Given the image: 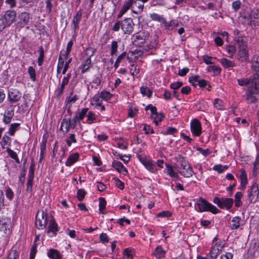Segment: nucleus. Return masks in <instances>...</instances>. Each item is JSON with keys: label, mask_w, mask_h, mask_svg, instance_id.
Masks as SVG:
<instances>
[{"label": "nucleus", "mask_w": 259, "mask_h": 259, "mask_svg": "<svg viewBox=\"0 0 259 259\" xmlns=\"http://www.w3.org/2000/svg\"><path fill=\"white\" fill-rule=\"evenodd\" d=\"M235 40L239 48L237 55L238 60L241 62L247 60L248 51L246 38L245 36H238L235 37Z\"/></svg>", "instance_id": "nucleus-1"}, {"label": "nucleus", "mask_w": 259, "mask_h": 259, "mask_svg": "<svg viewBox=\"0 0 259 259\" xmlns=\"http://www.w3.org/2000/svg\"><path fill=\"white\" fill-rule=\"evenodd\" d=\"M243 18L247 21V24L251 26L258 25L259 10L257 9H253L250 12L246 13L243 16Z\"/></svg>", "instance_id": "nucleus-2"}, {"label": "nucleus", "mask_w": 259, "mask_h": 259, "mask_svg": "<svg viewBox=\"0 0 259 259\" xmlns=\"http://www.w3.org/2000/svg\"><path fill=\"white\" fill-rule=\"evenodd\" d=\"M149 37V33L147 31L142 30L134 34L132 36V39L134 45L141 47L146 42Z\"/></svg>", "instance_id": "nucleus-3"}, {"label": "nucleus", "mask_w": 259, "mask_h": 259, "mask_svg": "<svg viewBox=\"0 0 259 259\" xmlns=\"http://www.w3.org/2000/svg\"><path fill=\"white\" fill-rule=\"evenodd\" d=\"M197 204L198 206L199 211L200 212L208 211L213 213H217L219 211V210L215 206L202 198L199 199Z\"/></svg>", "instance_id": "nucleus-4"}, {"label": "nucleus", "mask_w": 259, "mask_h": 259, "mask_svg": "<svg viewBox=\"0 0 259 259\" xmlns=\"http://www.w3.org/2000/svg\"><path fill=\"white\" fill-rule=\"evenodd\" d=\"M47 224V214L43 210H38L36 215L35 226L38 229H44Z\"/></svg>", "instance_id": "nucleus-5"}, {"label": "nucleus", "mask_w": 259, "mask_h": 259, "mask_svg": "<svg viewBox=\"0 0 259 259\" xmlns=\"http://www.w3.org/2000/svg\"><path fill=\"white\" fill-rule=\"evenodd\" d=\"M248 199L250 203H254L258 199L259 188L257 183H254L248 191Z\"/></svg>", "instance_id": "nucleus-6"}, {"label": "nucleus", "mask_w": 259, "mask_h": 259, "mask_svg": "<svg viewBox=\"0 0 259 259\" xmlns=\"http://www.w3.org/2000/svg\"><path fill=\"white\" fill-rule=\"evenodd\" d=\"M121 21V30L124 34H131L134 31L135 25L131 18H127Z\"/></svg>", "instance_id": "nucleus-7"}, {"label": "nucleus", "mask_w": 259, "mask_h": 259, "mask_svg": "<svg viewBox=\"0 0 259 259\" xmlns=\"http://www.w3.org/2000/svg\"><path fill=\"white\" fill-rule=\"evenodd\" d=\"M145 110H150L151 112V117L153 119V121L156 125H158L159 122L162 120L163 116L162 113H157V109L155 107L151 105H148L145 107Z\"/></svg>", "instance_id": "nucleus-8"}, {"label": "nucleus", "mask_w": 259, "mask_h": 259, "mask_svg": "<svg viewBox=\"0 0 259 259\" xmlns=\"http://www.w3.org/2000/svg\"><path fill=\"white\" fill-rule=\"evenodd\" d=\"M7 26H10L15 21L16 12L14 10H9L5 14L1 15Z\"/></svg>", "instance_id": "nucleus-9"}, {"label": "nucleus", "mask_w": 259, "mask_h": 259, "mask_svg": "<svg viewBox=\"0 0 259 259\" xmlns=\"http://www.w3.org/2000/svg\"><path fill=\"white\" fill-rule=\"evenodd\" d=\"M258 91V87L256 83H255V86L252 88L248 89V92L246 93V101L249 103H253L256 101L257 99L254 96V94H256Z\"/></svg>", "instance_id": "nucleus-10"}, {"label": "nucleus", "mask_w": 259, "mask_h": 259, "mask_svg": "<svg viewBox=\"0 0 259 259\" xmlns=\"http://www.w3.org/2000/svg\"><path fill=\"white\" fill-rule=\"evenodd\" d=\"M21 92L16 89H11L8 93V99L11 103L18 102L21 98Z\"/></svg>", "instance_id": "nucleus-11"}, {"label": "nucleus", "mask_w": 259, "mask_h": 259, "mask_svg": "<svg viewBox=\"0 0 259 259\" xmlns=\"http://www.w3.org/2000/svg\"><path fill=\"white\" fill-rule=\"evenodd\" d=\"M191 130L195 136L200 135L201 133V123L197 119H193L191 123Z\"/></svg>", "instance_id": "nucleus-12"}, {"label": "nucleus", "mask_w": 259, "mask_h": 259, "mask_svg": "<svg viewBox=\"0 0 259 259\" xmlns=\"http://www.w3.org/2000/svg\"><path fill=\"white\" fill-rule=\"evenodd\" d=\"M144 4L138 0L134 1L132 5V12L136 14H141L143 10Z\"/></svg>", "instance_id": "nucleus-13"}, {"label": "nucleus", "mask_w": 259, "mask_h": 259, "mask_svg": "<svg viewBox=\"0 0 259 259\" xmlns=\"http://www.w3.org/2000/svg\"><path fill=\"white\" fill-rule=\"evenodd\" d=\"M178 171L181 175L186 178H190L194 174L193 169L190 165L184 168H179Z\"/></svg>", "instance_id": "nucleus-14"}, {"label": "nucleus", "mask_w": 259, "mask_h": 259, "mask_svg": "<svg viewBox=\"0 0 259 259\" xmlns=\"http://www.w3.org/2000/svg\"><path fill=\"white\" fill-rule=\"evenodd\" d=\"M112 165L117 171L124 175L127 173L126 169L120 161L114 160L113 161Z\"/></svg>", "instance_id": "nucleus-15"}, {"label": "nucleus", "mask_w": 259, "mask_h": 259, "mask_svg": "<svg viewBox=\"0 0 259 259\" xmlns=\"http://www.w3.org/2000/svg\"><path fill=\"white\" fill-rule=\"evenodd\" d=\"M252 69L254 72L255 75L259 78V56H254L252 60Z\"/></svg>", "instance_id": "nucleus-16"}, {"label": "nucleus", "mask_w": 259, "mask_h": 259, "mask_svg": "<svg viewBox=\"0 0 259 259\" xmlns=\"http://www.w3.org/2000/svg\"><path fill=\"white\" fill-rule=\"evenodd\" d=\"M70 127H72L71 120L64 119L61 122L60 130L62 131L64 134H65L68 132Z\"/></svg>", "instance_id": "nucleus-17"}, {"label": "nucleus", "mask_w": 259, "mask_h": 259, "mask_svg": "<svg viewBox=\"0 0 259 259\" xmlns=\"http://www.w3.org/2000/svg\"><path fill=\"white\" fill-rule=\"evenodd\" d=\"M220 245L215 244L209 252V255L208 259H215L221 251Z\"/></svg>", "instance_id": "nucleus-18"}, {"label": "nucleus", "mask_w": 259, "mask_h": 259, "mask_svg": "<svg viewBox=\"0 0 259 259\" xmlns=\"http://www.w3.org/2000/svg\"><path fill=\"white\" fill-rule=\"evenodd\" d=\"M238 84L240 86H244L246 85H249V89L250 88L254 87L255 86V83H256V81L254 79H250L248 78H241L238 79Z\"/></svg>", "instance_id": "nucleus-19"}, {"label": "nucleus", "mask_w": 259, "mask_h": 259, "mask_svg": "<svg viewBox=\"0 0 259 259\" xmlns=\"http://www.w3.org/2000/svg\"><path fill=\"white\" fill-rule=\"evenodd\" d=\"M142 163L150 171L155 172L157 171L155 165L151 161L143 160L142 161Z\"/></svg>", "instance_id": "nucleus-20"}, {"label": "nucleus", "mask_w": 259, "mask_h": 259, "mask_svg": "<svg viewBox=\"0 0 259 259\" xmlns=\"http://www.w3.org/2000/svg\"><path fill=\"white\" fill-rule=\"evenodd\" d=\"M102 100L103 99L100 94H96L91 100V104L96 107L101 106Z\"/></svg>", "instance_id": "nucleus-21"}, {"label": "nucleus", "mask_w": 259, "mask_h": 259, "mask_svg": "<svg viewBox=\"0 0 259 259\" xmlns=\"http://www.w3.org/2000/svg\"><path fill=\"white\" fill-rule=\"evenodd\" d=\"M79 154L77 153H73L70 155L66 162V166H71L78 159Z\"/></svg>", "instance_id": "nucleus-22"}, {"label": "nucleus", "mask_w": 259, "mask_h": 259, "mask_svg": "<svg viewBox=\"0 0 259 259\" xmlns=\"http://www.w3.org/2000/svg\"><path fill=\"white\" fill-rule=\"evenodd\" d=\"M48 256L52 259H61V254L57 250L51 249L48 252Z\"/></svg>", "instance_id": "nucleus-23"}, {"label": "nucleus", "mask_w": 259, "mask_h": 259, "mask_svg": "<svg viewBox=\"0 0 259 259\" xmlns=\"http://www.w3.org/2000/svg\"><path fill=\"white\" fill-rule=\"evenodd\" d=\"M165 254V250H164L160 246H157L155 248V251L153 253V255H154L157 258L164 257Z\"/></svg>", "instance_id": "nucleus-24"}, {"label": "nucleus", "mask_w": 259, "mask_h": 259, "mask_svg": "<svg viewBox=\"0 0 259 259\" xmlns=\"http://www.w3.org/2000/svg\"><path fill=\"white\" fill-rule=\"evenodd\" d=\"M14 116L13 110L8 111L4 115L3 121L5 124L9 123Z\"/></svg>", "instance_id": "nucleus-25"}, {"label": "nucleus", "mask_w": 259, "mask_h": 259, "mask_svg": "<svg viewBox=\"0 0 259 259\" xmlns=\"http://www.w3.org/2000/svg\"><path fill=\"white\" fill-rule=\"evenodd\" d=\"M241 219L239 217H235L232 218L231 228L232 230H236L239 228L241 225Z\"/></svg>", "instance_id": "nucleus-26"}, {"label": "nucleus", "mask_w": 259, "mask_h": 259, "mask_svg": "<svg viewBox=\"0 0 259 259\" xmlns=\"http://www.w3.org/2000/svg\"><path fill=\"white\" fill-rule=\"evenodd\" d=\"M233 204V200L232 198H222V208H226L228 209L230 208Z\"/></svg>", "instance_id": "nucleus-27"}, {"label": "nucleus", "mask_w": 259, "mask_h": 259, "mask_svg": "<svg viewBox=\"0 0 259 259\" xmlns=\"http://www.w3.org/2000/svg\"><path fill=\"white\" fill-rule=\"evenodd\" d=\"M240 179L241 181V186L244 188L247 184V175L245 170L243 169L240 170Z\"/></svg>", "instance_id": "nucleus-28"}, {"label": "nucleus", "mask_w": 259, "mask_h": 259, "mask_svg": "<svg viewBox=\"0 0 259 259\" xmlns=\"http://www.w3.org/2000/svg\"><path fill=\"white\" fill-rule=\"evenodd\" d=\"M82 16V13L80 10L78 11L74 17L72 23L73 24V27L74 29H76L78 27V24L80 21Z\"/></svg>", "instance_id": "nucleus-29"}, {"label": "nucleus", "mask_w": 259, "mask_h": 259, "mask_svg": "<svg viewBox=\"0 0 259 259\" xmlns=\"http://www.w3.org/2000/svg\"><path fill=\"white\" fill-rule=\"evenodd\" d=\"M11 142V139L9 136L7 135L4 136L1 141L2 148L3 149L8 148L7 146L10 145Z\"/></svg>", "instance_id": "nucleus-30"}, {"label": "nucleus", "mask_w": 259, "mask_h": 259, "mask_svg": "<svg viewBox=\"0 0 259 259\" xmlns=\"http://www.w3.org/2000/svg\"><path fill=\"white\" fill-rule=\"evenodd\" d=\"M174 159L177 162V164H175L174 165V167L175 168H177L178 167V164H180V165H182V164L184 163V162H185L186 161H187V160H186V159H185V158L184 157H183L182 155H177L174 158Z\"/></svg>", "instance_id": "nucleus-31"}, {"label": "nucleus", "mask_w": 259, "mask_h": 259, "mask_svg": "<svg viewBox=\"0 0 259 259\" xmlns=\"http://www.w3.org/2000/svg\"><path fill=\"white\" fill-rule=\"evenodd\" d=\"M166 170L167 174L171 178H178V175L177 173L174 172L173 170L172 166L166 164Z\"/></svg>", "instance_id": "nucleus-32"}, {"label": "nucleus", "mask_w": 259, "mask_h": 259, "mask_svg": "<svg viewBox=\"0 0 259 259\" xmlns=\"http://www.w3.org/2000/svg\"><path fill=\"white\" fill-rule=\"evenodd\" d=\"M24 25H27L29 21V14L27 12L22 13L19 16Z\"/></svg>", "instance_id": "nucleus-33"}, {"label": "nucleus", "mask_w": 259, "mask_h": 259, "mask_svg": "<svg viewBox=\"0 0 259 259\" xmlns=\"http://www.w3.org/2000/svg\"><path fill=\"white\" fill-rule=\"evenodd\" d=\"M242 197V194L241 192H237L235 195V205L236 207H239L242 205L241 198Z\"/></svg>", "instance_id": "nucleus-34"}, {"label": "nucleus", "mask_w": 259, "mask_h": 259, "mask_svg": "<svg viewBox=\"0 0 259 259\" xmlns=\"http://www.w3.org/2000/svg\"><path fill=\"white\" fill-rule=\"evenodd\" d=\"M118 41H112L111 45V52L110 55L113 56L114 55H116L117 53V48H118Z\"/></svg>", "instance_id": "nucleus-35"}, {"label": "nucleus", "mask_w": 259, "mask_h": 259, "mask_svg": "<svg viewBox=\"0 0 259 259\" xmlns=\"http://www.w3.org/2000/svg\"><path fill=\"white\" fill-rule=\"evenodd\" d=\"M221 62L222 65L226 68L233 67L235 65L233 61H230L225 58H222L221 60Z\"/></svg>", "instance_id": "nucleus-36"}, {"label": "nucleus", "mask_w": 259, "mask_h": 259, "mask_svg": "<svg viewBox=\"0 0 259 259\" xmlns=\"http://www.w3.org/2000/svg\"><path fill=\"white\" fill-rule=\"evenodd\" d=\"M91 58H88L87 60L85 61L84 64L82 65L81 73H84V72L88 71L91 65Z\"/></svg>", "instance_id": "nucleus-37"}, {"label": "nucleus", "mask_w": 259, "mask_h": 259, "mask_svg": "<svg viewBox=\"0 0 259 259\" xmlns=\"http://www.w3.org/2000/svg\"><path fill=\"white\" fill-rule=\"evenodd\" d=\"M58 231L57 224L54 220H52L49 224L48 232H56Z\"/></svg>", "instance_id": "nucleus-38"}, {"label": "nucleus", "mask_w": 259, "mask_h": 259, "mask_svg": "<svg viewBox=\"0 0 259 259\" xmlns=\"http://www.w3.org/2000/svg\"><path fill=\"white\" fill-rule=\"evenodd\" d=\"M19 126L20 123H18L11 124L10 127L9 128V134L11 136H13L15 134V132L18 130Z\"/></svg>", "instance_id": "nucleus-39"}, {"label": "nucleus", "mask_w": 259, "mask_h": 259, "mask_svg": "<svg viewBox=\"0 0 259 259\" xmlns=\"http://www.w3.org/2000/svg\"><path fill=\"white\" fill-rule=\"evenodd\" d=\"M228 168V165H222L221 164L215 165L213 167V169L218 171L219 173H222Z\"/></svg>", "instance_id": "nucleus-40"}, {"label": "nucleus", "mask_w": 259, "mask_h": 259, "mask_svg": "<svg viewBox=\"0 0 259 259\" xmlns=\"http://www.w3.org/2000/svg\"><path fill=\"white\" fill-rule=\"evenodd\" d=\"M141 94L144 96L150 97L152 94V91L148 88L142 87L140 88Z\"/></svg>", "instance_id": "nucleus-41"}, {"label": "nucleus", "mask_w": 259, "mask_h": 259, "mask_svg": "<svg viewBox=\"0 0 259 259\" xmlns=\"http://www.w3.org/2000/svg\"><path fill=\"white\" fill-rule=\"evenodd\" d=\"M7 151L9 154V156L13 159H14L16 162L18 163H20L19 160L18 158L16 153L13 151L12 150L9 148H7Z\"/></svg>", "instance_id": "nucleus-42"}, {"label": "nucleus", "mask_w": 259, "mask_h": 259, "mask_svg": "<svg viewBox=\"0 0 259 259\" xmlns=\"http://www.w3.org/2000/svg\"><path fill=\"white\" fill-rule=\"evenodd\" d=\"M103 100L108 101L110 99L112 96V94L107 91H102L99 93Z\"/></svg>", "instance_id": "nucleus-43"}, {"label": "nucleus", "mask_w": 259, "mask_h": 259, "mask_svg": "<svg viewBox=\"0 0 259 259\" xmlns=\"http://www.w3.org/2000/svg\"><path fill=\"white\" fill-rule=\"evenodd\" d=\"M96 119V117L95 114L93 112L90 111L87 115V122L89 124H91L95 122Z\"/></svg>", "instance_id": "nucleus-44"}, {"label": "nucleus", "mask_w": 259, "mask_h": 259, "mask_svg": "<svg viewBox=\"0 0 259 259\" xmlns=\"http://www.w3.org/2000/svg\"><path fill=\"white\" fill-rule=\"evenodd\" d=\"M130 70L131 74L133 76H136L138 74V73L140 72L139 68H138L137 67V66L135 65V64H132L131 66V67L130 68Z\"/></svg>", "instance_id": "nucleus-45"}, {"label": "nucleus", "mask_w": 259, "mask_h": 259, "mask_svg": "<svg viewBox=\"0 0 259 259\" xmlns=\"http://www.w3.org/2000/svg\"><path fill=\"white\" fill-rule=\"evenodd\" d=\"M39 57L38 58V64L41 66L44 57V50L42 46L39 48Z\"/></svg>", "instance_id": "nucleus-46"}, {"label": "nucleus", "mask_w": 259, "mask_h": 259, "mask_svg": "<svg viewBox=\"0 0 259 259\" xmlns=\"http://www.w3.org/2000/svg\"><path fill=\"white\" fill-rule=\"evenodd\" d=\"M133 0H128L125 2L121 8L123 11L126 12L130 8H132Z\"/></svg>", "instance_id": "nucleus-47"}, {"label": "nucleus", "mask_w": 259, "mask_h": 259, "mask_svg": "<svg viewBox=\"0 0 259 259\" xmlns=\"http://www.w3.org/2000/svg\"><path fill=\"white\" fill-rule=\"evenodd\" d=\"M68 82L69 81H67L65 78H63L61 86L58 89V94L59 96H60L63 93L64 88L65 85L68 83Z\"/></svg>", "instance_id": "nucleus-48"}, {"label": "nucleus", "mask_w": 259, "mask_h": 259, "mask_svg": "<svg viewBox=\"0 0 259 259\" xmlns=\"http://www.w3.org/2000/svg\"><path fill=\"white\" fill-rule=\"evenodd\" d=\"M73 41L72 40H70L68 44H67V48H66V51L65 53L64 54L62 55L63 56H64L65 57V59H66L71 50V48L72 47V45H73Z\"/></svg>", "instance_id": "nucleus-49"}, {"label": "nucleus", "mask_w": 259, "mask_h": 259, "mask_svg": "<svg viewBox=\"0 0 259 259\" xmlns=\"http://www.w3.org/2000/svg\"><path fill=\"white\" fill-rule=\"evenodd\" d=\"M28 72L30 75V77L32 81H35V69L31 66H30L28 69Z\"/></svg>", "instance_id": "nucleus-50"}, {"label": "nucleus", "mask_w": 259, "mask_h": 259, "mask_svg": "<svg viewBox=\"0 0 259 259\" xmlns=\"http://www.w3.org/2000/svg\"><path fill=\"white\" fill-rule=\"evenodd\" d=\"M99 210L102 211L104 209L106 205V201L104 198L101 197L99 199Z\"/></svg>", "instance_id": "nucleus-51"}, {"label": "nucleus", "mask_w": 259, "mask_h": 259, "mask_svg": "<svg viewBox=\"0 0 259 259\" xmlns=\"http://www.w3.org/2000/svg\"><path fill=\"white\" fill-rule=\"evenodd\" d=\"M150 17L153 20L158 21L161 22L164 21V18L157 14L153 13L151 15Z\"/></svg>", "instance_id": "nucleus-52"}, {"label": "nucleus", "mask_w": 259, "mask_h": 259, "mask_svg": "<svg viewBox=\"0 0 259 259\" xmlns=\"http://www.w3.org/2000/svg\"><path fill=\"white\" fill-rule=\"evenodd\" d=\"M76 142V140L75 138L74 134H70L68 139L66 140V143L68 146H70L72 143H75Z\"/></svg>", "instance_id": "nucleus-53"}, {"label": "nucleus", "mask_w": 259, "mask_h": 259, "mask_svg": "<svg viewBox=\"0 0 259 259\" xmlns=\"http://www.w3.org/2000/svg\"><path fill=\"white\" fill-rule=\"evenodd\" d=\"M226 50L230 55V57H232L236 52L235 47L233 46H228L226 48Z\"/></svg>", "instance_id": "nucleus-54"}, {"label": "nucleus", "mask_w": 259, "mask_h": 259, "mask_svg": "<svg viewBox=\"0 0 259 259\" xmlns=\"http://www.w3.org/2000/svg\"><path fill=\"white\" fill-rule=\"evenodd\" d=\"M86 194V192L83 189H79L77 191V199L79 201H81L84 198L85 195Z\"/></svg>", "instance_id": "nucleus-55"}, {"label": "nucleus", "mask_w": 259, "mask_h": 259, "mask_svg": "<svg viewBox=\"0 0 259 259\" xmlns=\"http://www.w3.org/2000/svg\"><path fill=\"white\" fill-rule=\"evenodd\" d=\"M88 110V108H84L80 112H79L77 114H76V115L77 116L78 119L80 120H82L84 118V117L85 115L86 114Z\"/></svg>", "instance_id": "nucleus-56"}, {"label": "nucleus", "mask_w": 259, "mask_h": 259, "mask_svg": "<svg viewBox=\"0 0 259 259\" xmlns=\"http://www.w3.org/2000/svg\"><path fill=\"white\" fill-rule=\"evenodd\" d=\"M223 101L219 99H215L214 101V106L218 109H222L223 108Z\"/></svg>", "instance_id": "nucleus-57"}, {"label": "nucleus", "mask_w": 259, "mask_h": 259, "mask_svg": "<svg viewBox=\"0 0 259 259\" xmlns=\"http://www.w3.org/2000/svg\"><path fill=\"white\" fill-rule=\"evenodd\" d=\"M198 76H192L189 77V81L191 84L196 87L198 84Z\"/></svg>", "instance_id": "nucleus-58"}, {"label": "nucleus", "mask_w": 259, "mask_h": 259, "mask_svg": "<svg viewBox=\"0 0 259 259\" xmlns=\"http://www.w3.org/2000/svg\"><path fill=\"white\" fill-rule=\"evenodd\" d=\"M157 44V36L154 35L152 40L150 41L149 49H153L156 47Z\"/></svg>", "instance_id": "nucleus-59"}, {"label": "nucleus", "mask_w": 259, "mask_h": 259, "mask_svg": "<svg viewBox=\"0 0 259 259\" xmlns=\"http://www.w3.org/2000/svg\"><path fill=\"white\" fill-rule=\"evenodd\" d=\"M241 2L240 1H236L235 2H233L232 4V6L233 9L235 11H238L241 7Z\"/></svg>", "instance_id": "nucleus-60"}, {"label": "nucleus", "mask_w": 259, "mask_h": 259, "mask_svg": "<svg viewBox=\"0 0 259 259\" xmlns=\"http://www.w3.org/2000/svg\"><path fill=\"white\" fill-rule=\"evenodd\" d=\"M208 71L209 72L213 71L216 73H220L221 71V68L218 66H210L208 67Z\"/></svg>", "instance_id": "nucleus-61"}, {"label": "nucleus", "mask_w": 259, "mask_h": 259, "mask_svg": "<svg viewBox=\"0 0 259 259\" xmlns=\"http://www.w3.org/2000/svg\"><path fill=\"white\" fill-rule=\"evenodd\" d=\"M18 253L15 250H13L9 253L7 259H16Z\"/></svg>", "instance_id": "nucleus-62"}, {"label": "nucleus", "mask_w": 259, "mask_h": 259, "mask_svg": "<svg viewBox=\"0 0 259 259\" xmlns=\"http://www.w3.org/2000/svg\"><path fill=\"white\" fill-rule=\"evenodd\" d=\"M120 28H121V21H118L113 25L112 29L114 31H118Z\"/></svg>", "instance_id": "nucleus-63"}, {"label": "nucleus", "mask_w": 259, "mask_h": 259, "mask_svg": "<svg viewBox=\"0 0 259 259\" xmlns=\"http://www.w3.org/2000/svg\"><path fill=\"white\" fill-rule=\"evenodd\" d=\"M131 252V250L128 248H126L124 250V255L125 259H133Z\"/></svg>", "instance_id": "nucleus-64"}]
</instances>
